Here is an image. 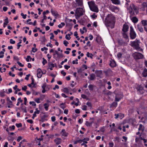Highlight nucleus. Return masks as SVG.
<instances>
[{"mask_svg": "<svg viewBox=\"0 0 147 147\" xmlns=\"http://www.w3.org/2000/svg\"><path fill=\"white\" fill-rule=\"evenodd\" d=\"M115 19V17L112 14H108L105 18L104 23L106 26L113 28L114 27Z\"/></svg>", "mask_w": 147, "mask_h": 147, "instance_id": "1", "label": "nucleus"}, {"mask_svg": "<svg viewBox=\"0 0 147 147\" xmlns=\"http://www.w3.org/2000/svg\"><path fill=\"white\" fill-rule=\"evenodd\" d=\"M88 3L91 11L96 13L98 12V7L94 1H88Z\"/></svg>", "mask_w": 147, "mask_h": 147, "instance_id": "2", "label": "nucleus"}, {"mask_svg": "<svg viewBox=\"0 0 147 147\" xmlns=\"http://www.w3.org/2000/svg\"><path fill=\"white\" fill-rule=\"evenodd\" d=\"M131 46L136 50L140 51H143V49H141L139 46L140 41L139 40L136 39L134 41H131Z\"/></svg>", "mask_w": 147, "mask_h": 147, "instance_id": "3", "label": "nucleus"}, {"mask_svg": "<svg viewBox=\"0 0 147 147\" xmlns=\"http://www.w3.org/2000/svg\"><path fill=\"white\" fill-rule=\"evenodd\" d=\"M84 11L82 8H78L76 9L75 13L76 19H78L80 16L83 15Z\"/></svg>", "mask_w": 147, "mask_h": 147, "instance_id": "4", "label": "nucleus"}, {"mask_svg": "<svg viewBox=\"0 0 147 147\" xmlns=\"http://www.w3.org/2000/svg\"><path fill=\"white\" fill-rule=\"evenodd\" d=\"M133 56L136 59H142L144 56L142 54L138 52H135L133 54Z\"/></svg>", "mask_w": 147, "mask_h": 147, "instance_id": "5", "label": "nucleus"}, {"mask_svg": "<svg viewBox=\"0 0 147 147\" xmlns=\"http://www.w3.org/2000/svg\"><path fill=\"white\" fill-rule=\"evenodd\" d=\"M130 35L131 38L132 39L135 38L136 37V34L132 26L130 27Z\"/></svg>", "mask_w": 147, "mask_h": 147, "instance_id": "6", "label": "nucleus"}, {"mask_svg": "<svg viewBox=\"0 0 147 147\" xmlns=\"http://www.w3.org/2000/svg\"><path fill=\"white\" fill-rule=\"evenodd\" d=\"M147 6V4L146 3L144 2L142 4L139 6V7L140 8L142 11H143L145 10V7Z\"/></svg>", "mask_w": 147, "mask_h": 147, "instance_id": "7", "label": "nucleus"}, {"mask_svg": "<svg viewBox=\"0 0 147 147\" xmlns=\"http://www.w3.org/2000/svg\"><path fill=\"white\" fill-rule=\"evenodd\" d=\"M138 91L141 94H143L144 92L143 87L141 86H139L137 87Z\"/></svg>", "mask_w": 147, "mask_h": 147, "instance_id": "8", "label": "nucleus"}, {"mask_svg": "<svg viewBox=\"0 0 147 147\" xmlns=\"http://www.w3.org/2000/svg\"><path fill=\"white\" fill-rule=\"evenodd\" d=\"M109 9L113 12H117L118 10V9L117 7L111 5L109 7Z\"/></svg>", "mask_w": 147, "mask_h": 147, "instance_id": "9", "label": "nucleus"}, {"mask_svg": "<svg viewBox=\"0 0 147 147\" xmlns=\"http://www.w3.org/2000/svg\"><path fill=\"white\" fill-rule=\"evenodd\" d=\"M37 77L38 78H41L42 74V72L41 69L40 68H38L37 70Z\"/></svg>", "mask_w": 147, "mask_h": 147, "instance_id": "10", "label": "nucleus"}, {"mask_svg": "<svg viewBox=\"0 0 147 147\" xmlns=\"http://www.w3.org/2000/svg\"><path fill=\"white\" fill-rule=\"evenodd\" d=\"M123 37L125 39V43H127L129 41V39L128 37L125 32H123L122 33Z\"/></svg>", "mask_w": 147, "mask_h": 147, "instance_id": "11", "label": "nucleus"}, {"mask_svg": "<svg viewBox=\"0 0 147 147\" xmlns=\"http://www.w3.org/2000/svg\"><path fill=\"white\" fill-rule=\"evenodd\" d=\"M128 28V26L127 25L125 24L123 26L122 31L123 32H125L127 31Z\"/></svg>", "mask_w": 147, "mask_h": 147, "instance_id": "12", "label": "nucleus"}, {"mask_svg": "<svg viewBox=\"0 0 147 147\" xmlns=\"http://www.w3.org/2000/svg\"><path fill=\"white\" fill-rule=\"evenodd\" d=\"M110 65L112 67H114L116 65V63L115 61L113 59H111L110 61Z\"/></svg>", "mask_w": 147, "mask_h": 147, "instance_id": "13", "label": "nucleus"}, {"mask_svg": "<svg viewBox=\"0 0 147 147\" xmlns=\"http://www.w3.org/2000/svg\"><path fill=\"white\" fill-rule=\"evenodd\" d=\"M78 6L82 7L83 5L82 0H75Z\"/></svg>", "mask_w": 147, "mask_h": 147, "instance_id": "14", "label": "nucleus"}, {"mask_svg": "<svg viewBox=\"0 0 147 147\" xmlns=\"http://www.w3.org/2000/svg\"><path fill=\"white\" fill-rule=\"evenodd\" d=\"M95 73L97 77H100L102 75V71L101 70H96Z\"/></svg>", "mask_w": 147, "mask_h": 147, "instance_id": "15", "label": "nucleus"}, {"mask_svg": "<svg viewBox=\"0 0 147 147\" xmlns=\"http://www.w3.org/2000/svg\"><path fill=\"white\" fill-rule=\"evenodd\" d=\"M132 9L137 14L138 13V10L137 8H136V7L134 6V4L132 5Z\"/></svg>", "mask_w": 147, "mask_h": 147, "instance_id": "16", "label": "nucleus"}, {"mask_svg": "<svg viewBox=\"0 0 147 147\" xmlns=\"http://www.w3.org/2000/svg\"><path fill=\"white\" fill-rule=\"evenodd\" d=\"M51 12L52 15L54 16L57 17L59 15L57 12L56 11L53 10L52 9H51Z\"/></svg>", "mask_w": 147, "mask_h": 147, "instance_id": "17", "label": "nucleus"}, {"mask_svg": "<svg viewBox=\"0 0 147 147\" xmlns=\"http://www.w3.org/2000/svg\"><path fill=\"white\" fill-rule=\"evenodd\" d=\"M142 74L144 77H146L147 76V69L146 68H145L142 72Z\"/></svg>", "mask_w": 147, "mask_h": 147, "instance_id": "18", "label": "nucleus"}, {"mask_svg": "<svg viewBox=\"0 0 147 147\" xmlns=\"http://www.w3.org/2000/svg\"><path fill=\"white\" fill-rule=\"evenodd\" d=\"M131 20L134 23H136L138 21V19L136 17H134L131 18Z\"/></svg>", "mask_w": 147, "mask_h": 147, "instance_id": "19", "label": "nucleus"}, {"mask_svg": "<svg viewBox=\"0 0 147 147\" xmlns=\"http://www.w3.org/2000/svg\"><path fill=\"white\" fill-rule=\"evenodd\" d=\"M144 129V127L141 124H140L139 125V128H138L139 131H141L143 132Z\"/></svg>", "mask_w": 147, "mask_h": 147, "instance_id": "20", "label": "nucleus"}, {"mask_svg": "<svg viewBox=\"0 0 147 147\" xmlns=\"http://www.w3.org/2000/svg\"><path fill=\"white\" fill-rule=\"evenodd\" d=\"M90 79L91 80H94L96 76L94 74H90Z\"/></svg>", "mask_w": 147, "mask_h": 147, "instance_id": "21", "label": "nucleus"}, {"mask_svg": "<svg viewBox=\"0 0 147 147\" xmlns=\"http://www.w3.org/2000/svg\"><path fill=\"white\" fill-rule=\"evenodd\" d=\"M137 28L138 30L141 32H142L143 31V29L142 27L139 25L137 26Z\"/></svg>", "mask_w": 147, "mask_h": 147, "instance_id": "22", "label": "nucleus"}, {"mask_svg": "<svg viewBox=\"0 0 147 147\" xmlns=\"http://www.w3.org/2000/svg\"><path fill=\"white\" fill-rule=\"evenodd\" d=\"M44 107V108L46 111L48 110V107L49 106V105L48 103H45L43 105Z\"/></svg>", "mask_w": 147, "mask_h": 147, "instance_id": "23", "label": "nucleus"}, {"mask_svg": "<svg viewBox=\"0 0 147 147\" xmlns=\"http://www.w3.org/2000/svg\"><path fill=\"white\" fill-rule=\"evenodd\" d=\"M141 22L142 24L144 26L147 25V20H143Z\"/></svg>", "mask_w": 147, "mask_h": 147, "instance_id": "24", "label": "nucleus"}, {"mask_svg": "<svg viewBox=\"0 0 147 147\" xmlns=\"http://www.w3.org/2000/svg\"><path fill=\"white\" fill-rule=\"evenodd\" d=\"M93 123V121H91L90 122H89L88 121H86L85 124L87 126L90 127L91 126L92 124Z\"/></svg>", "mask_w": 147, "mask_h": 147, "instance_id": "25", "label": "nucleus"}, {"mask_svg": "<svg viewBox=\"0 0 147 147\" xmlns=\"http://www.w3.org/2000/svg\"><path fill=\"white\" fill-rule=\"evenodd\" d=\"M94 86L92 84H90L88 86L89 90L90 91H92L93 90Z\"/></svg>", "mask_w": 147, "mask_h": 147, "instance_id": "26", "label": "nucleus"}, {"mask_svg": "<svg viewBox=\"0 0 147 147\" xmlns=\"http://www.w3.org/2000/svg\"><path fill=\"white\" fill-rule=\"evenodd\" d=\"M54 141L56 143V144L57 145L59 144L61 142L60 139L59 138H57Z\"/></svg>", "mask_w": 147, "mask_h": 147, "instance_id": "27", "label": "nucleus"}, {"mask_svg": "<svg viewBox=\"0 0 147 147\" xmlns=\"http://www.w3.org/2000/svg\"><path fill=\"white\" fill-rule=\"evenodd\" d=\"M113 3L115 4H118L119 3V0H111Z\"/></svg>", "mask_w": 147, "mask_h": 147, "instance_id": "28", "label": "nucleus"}, {"mask_svg": "<svg viewBox=\"0 0 147 147\" xmlns=\"http://www.w3.org/2000/svg\"><path fill=\"white\" fill-rule=\"evenodd\" d=\"M86 55L88 57H90L92 59L93 56V55L91 54L89 52H88L86 54Z\"/></svg>", "mask_w": 147, "mask_h": 147, "instance_id": "29", "label": "nucleus"}, {"mask_svg": "<svg viewBox=\"0 0 147 147\" xmlns=\"http://www.w3.org/2000/svg\"><path fill=\"white\" fill-rule=\"evenodd\" d=\"M89 140V139L88 138H85L84 139L82 140V142H83L87 144V141Z\"/></svg>", "mask_w": 147, "mask_h": 147, "instance_id": "30", "label": "nucleus"}, {"mask_svg": "<svg viewBox=\"0 0 147 147\" xmlns=\"http://www.w3.org/2000/svg\"><path fill=\"white\" fill-rule=\"evenodd\" d=\"M65 25V24L64 22H61V24L58 26L59 28H61Z\"/></svg>", "mask_w": 147, "mask_h": 147, "instance_id": "31", "label": "nucleus"}, {"mask_svg": "<svg viewBox=\"0 0 147 147\" xmlns=\"http://www.w3.org/2000/svg\"><path fill=\"white\" fill-rule=\"evenodd\" d=\"M69 89L67 88H64L63 89V91L65 93H68L69 92Z\"/></svg>", "mask_w": 147, "mask_h": 147, "instance_id": "32", "label": "nucleus"}, {"mask_svg": "<svg viewBox=\"0 0 147 147\" xmlns=\"http://www.w3.org/2000/svg\"><path fill=\"white\" fill-rule=\"evenodd\" d=\"M7 100H8L7 102V104L8 105H12V102L9 99H7Z\"/></svg>", "mask_w": 147, "mask_h": 147, "instance_id": "33", "label": "nucleus"}, {"mask_svg": "<svg viewBox=\"0 0 147 147\" xmlns=\"http://www.w3.org/2000/svg\"><path fill=\"white\" fill-rule=\"evenodd\" d=\"M32 58L30 56H28L27 57V58L26 59V60L27 62H29L30 61H31V60Z\"/></svg>", "mask_w": 147, "mask_h": 147, "instance_id": "34", "label": "nucleus"}, {"mask_svg": "<svg viewBox=\"0 0 147 147\" xmlns=\"http://www.w3.org/2000/svg\"><path fill=\"white\" fill-rule=\"evenodd\" d=\"M117 105V102H113L111 105V106L113 107H116Z\"/></svg>", "mask_w": 147, "mask_h": 147, "instance_id": "35", "label": "nucleus"}, {"mask_svg": "<svg viewBox=\"0 0 147 147\" xmlns=\"http://www.w3.org/2000/svg\"><path fill=\"white\" fill-rule=\"evenodd\" d=\"M64 103H62L60 104V107L63 110H64L65 108V107L64 106Z\"/></svg>", "mask_w": 147, "mask_h": 147, "instance_id": "36", "label": "nucleus"}, {"mask_svg": "<svg viewBox=\"0 0 147 147\" xmlns=\"http://www.w3.org/2000/svg\"><path fill=\"white\" fill-rule=\"evenodd\" d=\"M91 17L93 19H95L97 17V16L95 15V13H94L93 15L91 16Z\"/></svg>", "mask_w": 147, "mask_h": 147, "instance_id": "37", "label": "nucleus"}, {"mask_svg": "<svg viewBox=\"0 0 147 147\" xmlns=\"http://www.w3.org/2000/svg\"><path fill=\"white\" fill-rule=\"evenodd\" d=\"M82 142V141L81 140H77L75 141L74 142V144H76L78 143H81Z\"/></svg>", "mask_w": 147, "mask_h": 147, "instance_id": "38", "label": "nucleus"}, {"mask_svg": "<svg viewBox=\"0 0 147 147\" xmlns=\"http://www.w3.org/2000/svg\"><path fill=\"white\" fill-rule=\"evenodd\" d=\"M4 52L2 51L0 52V58H2L4 56Z\"/></svg>", "mask_w": 147, "mask_h": 147, "instance_id": "39", "label": "nucleus"}, {"mask_svg": "<svg viewBox=\"0 0 147 147\" xmlns=\"http://www.w3.org/2000/svg\"><path fill=\"white\" fill-rule=\"evenodd\" d=\"M4 21L5 22L4 23L7 25L9 23L8 18H6L5 19Z\"/></svg>", "mask_w": 147, "mask_h": 147, "instance_id": "40", "label": "nucleus"}, {"mask_svg": "<svg viewBox=\"0 0 147 147\" xmlns=\"http://www.w3.org/2000/svg\"><path fill=\"white\" fill-rule=\"evenodd\" d=\"M42 59L43 61L42 62V63L43 65H45L46 63H47V60L44 58H42Z\"/></svg>", "mask_w": 147, "mask_h": 147, "instance_id": "41", "label": "nucleus"}, {"mask_svg": "<svg viewBox=\"0 0 147 147\" xmlns=\"http://www.w3.org/2000/svg\"><path fill=\"white\" fill-rule=\"evenodd\" d=\"M68 135V133L66 132H65L62 133V135L63 136H67Z\"/></svg>", "mask_w": 147, "mask_h": 147, "instance_id": "42", "label": "nucleus"}, {"mask_svg": "<svg viewBox=\"0 0 147 147\" xmlns=\"http://www.w3.org/2000/svg\"><path fill=\"white\" fill-rule=\"evenodd\" d=\"M34 100L38 103H40V99L39 98H36L34 99Z\"/></svg>", "mask_w": 147, "mask_h": 147, "instance_id": "43", "label": "nucleus"}, {"mask_svg": "<svg viewBox=\"0 0 147 147\" xmlns=\"http://www.w3.org/2000/svg\"><path fill=\"white\" fill-rule=\"evenodd\" d=\"M29 103L30 105H32V106H36V104L34 101H30L29 102Z\"/></svg>", "mask_w": 147, "mask_h": 147, "instance_id": "44", "label": "nucleus"}, {"mask_svg": "<svg viewBox=\"0 0 147 147\" xmlns=\"http://www.w3.org/2000/svg\"><path fill=\"white\" fill-rule=\"evenodd\" d=\"M120 98L118 97L117 95H116L115 98V101H119L120 100Z\"/></svg>", "mask_w": 147, "mask_h": 147, "instance_id": "45", "label": "nucleus"}, {"mask_svg": "<svg viewBox=\"0 0 147 147\" xmlns=\"http://www.w3.org/2000/svg\"><path fill=\"white\" fill-rule=\"evenodd\" d=\"M69 44L68 42L66 40H65L63 41V44L65 45L66 47L67 46V45Z\"/></svg>", "mask_w": 147, "mask_h": 147, "instance_id": "46", "label": "nucleus"}, {"mask_svg": "<svg viewBox=\"0 0 147 147\" xmlns=\"http://www.w3.org/2000/svg\"><path fill=\"white\" fill-rule=\"evenodd\" d=\"M16 125L17 127L18 128L22 126V124L20 123H16Z\"/></svg>", "mask_w": 147, "mask_h": 147, "instance_id": "47", "label": "nucleus"}, {"mask_svg": "<svg viewBox=\"0 0 147 147\" xmlns=\"http://www.w3.org/2000/svg\"><path fill=\"white\" fill-rule=\"evenodd\" d=\"M21 16H22V18L24 19H26V17L27 15L26 14H25V15H24V13H22L21 14Z\"/></svg>", "mask_w": 147, "mask_h": 147, "instance_id": "48", "label": "nucleus"}, {"mask_svg": "<svg viewBox=\"0 0 147 147\" xmlns=\"http://www.w3.org/2000/svg\"><path fill=\"white\" fill-rule=\"evenodd\" d=\"M82 109L84 111H86L87 110V106L86 105H83L82 106Z\"/></svg>", "mask_w": 147, "mask_h": 147, "instance_id": "49", "label": "nucleus"}, {"mask_svg": "<svg viewBox=\"0 0 147 147\" xmlns=\"http://www.w3.org/2000/svg\"><path fill=\"white\" fill-rule=\"evenodd\" d=\"M37 114V113H36V112H34L33 113V116L32 117V118L33 119H34V118L36 117V114Z\"/></svg>", "mask_w": 147, "mask_h": 147, "instance_id": "50", "label": "nucleus"}, {"mask_svg": "<svg viewBox=\"0 0 147 147\" xmlns=\"http://www.w3.org/2000/svg\"><path fill=\"white\" fill-rule=\"evenodd\" d=\"M78 60L77 59H76L75 60H74L72 61V63L73 64H78V62H77Z\"/></svg>", "mask_w": 147, "mask_h": 147, "instance_id": "51", "label": "nucleus"}, {"mask_svg": "<svg viewBox=\"0 0 147 147\" xmlns=\"http://www.w3.org/2000/svg\"><path fill=\"white\" fill-rule=\"evenodd\" d=\"M113 146L114 143L113 142L109 143V147H113Z\"/></svg>", "mask_w": 147, "mask_h": 147, "instance_id": "52", "label": "nucleus"}, {"mask_svg": "<svg viewBox=\"0 0 147 147\" xmlns=\"http://www.w3.org/2000/svg\"><path fill=\"white\" fill-rule=\"evenodd\" d=\"M9 128H11V129H10L11 131H12L13 130H14L15 129V126L14 125H13L11 127L10 126L9 127Z\"/></svg>", "mask_w": 147, "mask_h": 147, "instance_id": "53", "label": "nucleus"}, {"mask_svg": "<svg viewBox=\"0 0 147 147\" xmlns=\"http://www.w3.org/2000/svg\"><path fill=\"white\" fill-rule=\"evenodd\" d=\"M10 42L11 44H14L15 43V41L12 39H11L10 40Z\"/></svg>", "mask_w": 147, "mask_h": 147, "instance_id": "54", "label": "nucleus"}, {"mask_svg": "<svg viewBox=\"0 0 147 147\" xmlns=\"http://www.w3.org/2000/svg\"><path fill=\"white\" fill-rule=\"evenodd\" d=\"M51 121L53 122L55 121L56 120L55 117L54 116L52 117H51Z\"/></svg>", "mask_w": 147, "mask_h": 147, "instance_id": "55", "label": "nucleus"}, {"mask_svg": "<svg viewBox=\"0 0 147 147\" xmlns=\"http://www.w3.org/2000/svg\"><path fill=\"white\" fill-rule=\"evenodd\" d=\"M74 36H76V38H78V32H77L76 31L74 32Z\"/></svg>", "mask_w": 147, "mask_h": 147, "instance_id": "56", "label": "nucleus"}, {"mask_svg": "<svg viewBox=\"0 0 147 147\" xmlns=\"http://www.w3.org/2000/svg\"><path fill=\"white\" fill-rule=\"evenodd\" d=\"M48 49V48H46V47H44L43 48H42L41 49V51H44V50H46V51H47V50Z\"/></svg>", "mask_w": 147, "mask_h": 147, "instance_id": "57", "label": "nucleus"}, {"mask_svg": "<svg viewBox=\"0 0 147 147\" xmlns=\"http://www.w3.org/2000/svg\"><path fill=\"white\" fill-rule=\"evenodd\" d=\"M122 54L121 53H119L117 55V56L118 58H121L122 57Z\"/></svg>", "mask_w": 147, "mask_h": 147, "instance_id": "58", "label": "nucleus"}, {"mask_svg": "<svg viewBox=\"0 0 147 147\" xmlns=\"http://www.w3.org/2000/svg\"><path fill=\"white\" fill-rule=\"evenodd\" d=\"M30 76V74L27 75H26V77L25 78V79L26 80H28L29 79V78Z\"/></svg>", "mask_w": 147, "mask_h": 147, "instance_id": "59", "label": "nucleus"}, {"mask_svg": "<svg viewBox=\"0 0 147 147\" xmlns=\"http://www.w3.org/2000/svg\"><path fill=\"white\" fill-rule=\"evenodd\" d=\"M67 61V59H65L64 61H62L61 63V65H63V63L64 62H66Z\"/></svg>", "mask_w": 147, "mask_h": 147, "instance_id": "60", "label": "nucleus"}, {"mask_svg": "<svg viewBox=\"0 0 147 147\" xmlns=\"http://www.w3.org/2000/svg\"><path fill=\"white\" fill-rule=\"evenodd\" d=\"M27 87L26 86H24V87L22 88V90H23L26 91L27 89Z\"/></svg>", "mask_w": 147, "mask_h": 147, "instance_id": "61", "label": "nucleus"}, {"mask_svg": "<svg viewBox=\"0 0 147 147\" xmlns=\"http://www.w3.org/2000/svg\"><path fill=\"white\" fill-rule=\"evenodd\" d=\"M38 50L37 49L34 48H32V51L34 53L37 51Z\"/></svg>", "mask_w": 147, "mask_h": 147, "instance_id": "62", "label": "nucleus"}, {"mask_svg": "<svg viewBox=\"0 0 147 147\" xmlns=\"http://www.w3.org/2000/svg\"><path fill=\"white\" fill-rule=\"evenodd\" d=\"M22 139V137L21 136H19L17 140V141L18 142H19Z\"/></svg>", "mask_w": 147, "mask_h": 147, "instance_id": "63", "label": "nucleus"}, {"mask_svg": "<svg viewBox=\"0 0 147 147\" xmlns=\"http://www.w3.org/2000/svg\"><path fill=\"white\" fill-rule=\"evenodd\" d=\"M18 64L20 66L23 67L24 66V65L22 64L19 61L17 62Z\"/></svg>", "mask_w": 147, "mask_h": 147, "instance_id": "64", "label": "nucleus"}]
</instances>
